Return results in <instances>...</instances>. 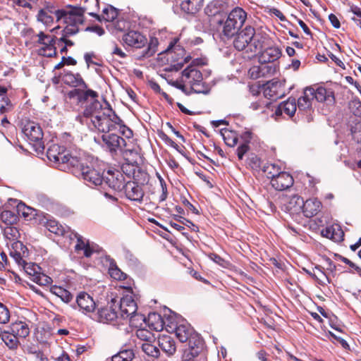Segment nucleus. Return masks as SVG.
<instances>
[{
	"label": "nucleus",
	"mask_w": 361,
	"mask_h": 361,
	"mask_svg": "<svg viewBox=\"0 0 361 361\" xmlns=\"http://www.w3.org/2000/svg\"><path fill=\"white\" fill-rule=\"evenodd\" d=\"M219 1H213L205 8L209 16H214L219 25L221 35L227 38L233 37L243 27L247 19V13L240 7H235L228 15H224L217 5Z\"/></svg>",
	"instance_id": "f257e3e1"
},
{
	"label": "nucleus",
	"mask_w": 361,
	"mask_h": 361,
	"mask_svg": "<svg viewBox=\"0 0 361 361\" xmlns=\"http://www.w3.org/2000/svg\"><path fill=\"white\" fill-rule=\"evenodd\" d=\"M122 39L127 46L133 49H144L142 51L140 58L151 57L157 51L158 39L151 37L148 41L146 36L139 31L129 30L123 34Z\"/></svg>",
	"instance_id": "f03ea898"
},
{
	"label": "nucleus",
	"mask_w": 361,
	"mask_h": 361,
	"mask_svg": "<svg viewBox=\"0 0 361 361\" xmlns=\"http://www.w3.org/2000/svg\"><path fill=\"white\" fill-rule=\"evenodd\" d=\"M233 44L238 51L245 50L253 56L262 47L261 37L255 35V30L251 25H246L235 33Z\"/></svg>",
	"instance_id": "7ed1b4c3"
},
{
	"label": "nucleus",
	"mask_w": 361,
	"mask_h": 361,
	"mask_svg": "<svg viewBox=\"0 0 361 361\" xmlns=\"http://www.w3.org/2000/svg\"><path fill=\"white\" fill-rule=\"evenodd\" d=\"M106 106L99 116L90 122H86L92 131H99L103 134L109 133L116 129V123L121 122V118L112 109L108 102H106Z\"/></svg>",
	"instance_id": "20e7f679"
},
{
	"label": "nucleus",
	"mask_w": 361,
	"mask_h": 361,
	"mask_svg": "<svg viewBox=\"0 0 361 361\" xmlns=\"http://www.w3.org/2000/svg\"><path fill=\"white\" fill-rule=\"evenodd\" d=\"M181 81L184 83L177 84L176 86L185 90L186 85H189L195 93L207 94L210 91L209 86L203 82V76L200 70L194 66H189L182 72Z\"/></svg>",
	"instance_id": "39448f33"
},
{
	"label": "nucleus",
	"mask_w": 361,
	"mask_h": 361,
	"mask_svg": "<svg viewBox=\"0 0 361 361\" xmlns=\"http://www.w3.org/2000/svg\"><path fill=\"white\" fill-rule=\"evenodd\" d=\"M71 171L74 176L81 178L89 187L104 188V173L95 169L92 164H85L78 159V164L73 166Z\"/></svg>",
	"instance_id": "423d86ee"
},
{
	"label": "nucleus",
	"mask_w": 361,
	"mask_h": 361,
	"mask_svg": "<svg viewBox=\"0 0 361 361\" xmlns=\"http://www.w3.org/2000/svg\"><path fill=\"white\" fill-rule=\"evenodd\" d=\"M47 158L58 164L60 170H71L78 164V157L71 156L64 147L51 145L47 152Z\"/></svg>",
	"instance_id": "0eeeda50"
},
{
	"label": "nucleus",
	"mask_w": 361,
	"mask_h": 361,
	"mask_svg": "<svg viewBox=\"0 0 361 361\" xmlns=\"http://www.w3.org/2000/svg\"><path fill=\"white\" fill-rule=\"evenodd\" d=\"M102 142H99L102 147L113 157L117 156L120 151L126 147L127 144L126 140L114 133H106L102 134Z\"/></svg>",
	"instance_id": "6e6552de"
},
{
	"label": "nucleus",
	"mask_w": 361,
	"mask_h": 361,
	"mask_svg": "<svg viewBox=\"0 0 361 361\" xmlns=\"http://www.w3.org/2000/svg\"><path fill=\"white\" fill-rule=\"evenodd\" d=\"M167 326L171 329L176 334L177 338L181 342H188V346L193 345L192 340L202 339L200 335L196 333L193 328L188 323L183 322L181 324L171 322L170 324H167Z\"/></svg>",
	"instance_id": "1a4fd4ad"
},
{
	"label": "nucleus",
	"mask_w": 361,
	"mask_h": 361,
	"mask_svg": "<svg viewBox=\"0 0 361 361\" xmlns=\"http://www.w3.org/2000/svg\"><path fill=\"white\" fill-rule=\"evenodd\" d=\"M85 12H89L87 7H75L69 11L58 10L57 20H63L66 25L78 26L84 22Z\"/></svg>",
	"instance_id": "9d476101"
},
{
	"label": "nucleus",
	"mask_w": 361,
	"mask_h": 361,
	"mask_svg": "<svg viewBox=\"0 0 361 361\" xmlns=\"http://www.w3.org/2000/svg\"><path fill=\"white\" fill-rule=\"evenodd\" d=\"M263 93L266 98L276 101L286 94L285 80H271L263 85Z\"/></svg>",
	"instance_id": "9b49d317"
},
{
	"label": "nucleus",
	"mask_w": 361,
	"mask_h": 361,
	"mask_svg": "<svg viewBox=\"0 0 361 361\" xmlns=\"http://www.w3.org/2000/svg\"><path fill=\"white\" fill-rule=\"evenodd\" d=\"M75 309H78L84 314L91 317L95 312L97 304L93 298L85 292H80L76 297V304L73 305Z\"/></svg>",
	"instance_id": "f8f14e48"
},
{
	"label": "nucleus",
	"mask_w": 361,
	"mask_h": 361,
	"mask_svg": "<svg viewBox=\"0 0 361 361\" xmlns=\"http://www.w3.org/2000/svg\"><path fill=\"white\" fill-rule=\"evenodd\" d=\"M98 93L96 91L88 88L86 83L85 87L80 85L78 88H74L67 93V97L70 99H75L77 104H81L90 102L95 98H98Z\"/></svg>",
	"instance_id": "ddd939ff"
},
{
	"label": "nucleus",
	"mask_w": 361,
	"mask_h": 361,
	"mask_svg": "<svg viewBox=\"0 0 361 361\" xmlns=\"http://www.w3.org/2000/svg\"><path fill=\"white\" fill-rule=\"evenodd\" d=\"M125 178L118 170H109L104 175V186L108 185L116 191H121L125 186Z\"/></svg>",
	"instance_id": "4468645a"
},
{
	"label": "nucleus",
	"mask_w": 361,
	"mask_h": 361,
	"mask_svg": "<svg viewBox=\"0 0 361 361\" xmlns=\"http://www.w3.org/2000/svg\"><path fill=\"white\" fill-rule=\"evenodd\" d=\"M23 132L30 142H36L39 147L42 146L43 132L39 124L29 121L24 125Z\"/></svg>",
	"instance_id": "2eb2a0df"
},
{
	"label": "nucleus",
	"mask_w": 361,
	"mask_h": 361,
	"mask_svg": "<svg viewBox=\"0 0 361 361\" xmlns=\"http://www.w3.org/2000/svg\"><path fill=\"white\" fill-rule=\"evenodd\" d=\"M39 224L44 225L51 233L58 235H65L71 231L69 227H64L57 221L49 219V215L47 214H44L42 219H40Z\"/></svg>",
	"instance_id": "dca6fc26"
},
{
	"label": "nucleus",
	"mask_w": 361,
	"mask_h": 361,
	"mask_svg": "<svg viewBox=\"0 0 361 361\" xmlns=\"http://www.w3.org/2000/svg\"><path fill=\"white\" fill-rule=\"evenodd\" d=\"M57 11L53 5L47 4L39 10L36 16L37 20L47 27L51 26L54 23V17L57 18Z\"/></svg>",
	"instance_id": "f3484780"
},
{
	"label": "nucleus",
	"mask_w": 361,
	"mask_h": 361,
	"mask_svg": "<svg viewBox=\"0 0 361 361\" xmlns=\"http://www.w3.org/2000/svg\"><path fill=\"white\" fill-rule=\"evenodd\" d=\"M10 255L17 264H25L29 257V250L23 243L16 241L12 244Z\"/></svg>",
	"instance_id": "a211bd4d"
},
{
	"label": "nucleus",
	"mask_w": 361,
	"mask_h": 361,
	"mask_svg": "<svg viewBox=\"0 0 361 361\" xmlns=\"http://www.w3.org/2000/svg\"><path fill=\"white\" fill-rule=\"evenodd\" d=\"M137 306L132 296L126 295L122 298L119 302V312L120 317L126 319L129 316L136 313Z\"/></svg>",
	"instance_id": "6ab92c4d"
},
{
	"label": "nucleus",
	"mask_w": 361,
	"mask_h": 361,
	"mask_svg": "<svg viewBox=\"0 0 361 361\" xmlns=\"http://www.w3.org/2000/svg\"><path fill=\"white\" fill-rule=\"evenodd\" d=\"M294 183L293 176L285 171H282L270 182L271 186L276 190L283 191L290 188Z\"/></svg>",
	"instance_id": "aec40b11"
},
{
	"label": "nucleus",
	"mask_w": 361,
	"mask_h": 361,
	"mask_svg": "<svg viewBox=\"0 0 361 361\" xmlns=\"http://www.w3.org/2000/svg\"><path fill=\"white\" fill-rule=\"evenodd\" d=\"M118 317V313L111 307H103L98 308L93 313L91 318L99 322L107 323L114 321Z\"/></svg>",
	"instance_id": "412c9836"
},
{
	"label": "nucleus",
	"mask_w": 361,
	"mask_h": 361,
	"mask_svg": "<svg viewBox=\"0 0 361 361\" xmlns=\"http://www.w3.org/2000/svg\"><path fill=\"white\" fill-rule=\"evenodd\" d=\"M126 196L132 201L142 202L144 197V191L142 186L134 181H128L123 188Z\"/></svg>",
	"instance_id": "4be33fe9"
},
{
	"label": "nucleus",
	"mask_w": 361,
	"mask_h": 361,
	"mask_svg": "<svg viewBox=\"0 0 361 361\" xmlns=\"http://www.w3.org/2000/svg\"><path fill=\"white\" fill-rule=\"evenodd\" d=\"M72 235H73L74 238L77 239V243L75 246V251L79 252L82 250L85 257H91L94 250L90 246L89 240L85 239L82 235L75 232L74 231H71L70 233L69 237L71 239H72Z\"/></svg>",
	"instance_id": "5701e85b"
},
{
	"label": "nucleus",
	"mask_w": 361,
	"mask_h": 361,
	"mask_svg": "<svg viewBox=\"0 0 361 361\" xmlns=\"http://www.w3.org/2000/svg\"><path fill=\"white\" fill-rule=\"evenodd\" d=\"M321 233L322 236L336 243H340L343 240L344 232L341 226L337 224L326 226L322 230Z\"/></svg>",
	"instance_id": "b1692460"
},
{
	"label": "nucleus",
	"mask_w": 361,
	"mask_h": 361,
	"mask_svg": "<svg viewBox=\"0 0 361 361\" xmlns=\"http://www.w3.org/2000/svg\"><path fill=\"white\" fill-rule=\"evenodd\" d=\"M104 107L99 102L97 98L90 101V104L87 105L83 111V117L87 119V122H90L95 118V116H99L103 111Z\"/></svg>",
	"instance_id": "393cba45"
},
{
	"label": "nucleus",
	"mask_w": 361,
	"mask_h": 361,
	"mask_svg": "<svg viewBox=\"0 0 361 361\" xmlns=\"http://www.w3.org/2000/svg\"><path fill=\"white\" fill-rule=\"evenodd\" d=\"M193 345H189L188 350H185L182 358V361H196L197 357L203 349V340L195 339Z\"/></svg>",
	"instance_id": "a878e982"
},
{
	"label": "nucleus",
	"mask_w": 361,
	"mask_h": 361,
	"mask_svg": "<svg viewBox=\"0 0 361 361\" xmlns=\"http://www.w3.org/2000/svg\"><path fill=\"white\" fill-rule=\"evenodd\" d=\"M147 321L149 327L157 331H160L164 329V325L167 326V324H170L171 318L166 317V314L162 317L159 314L152 313L149 314Z\"/></svg>",
	"instance_id": "bb28decb"
},
{
	"label": "nucleus",
	"mask_w": 361,
	"mask_h": 361,
	"mask_svg": "<svg viewBox=\"0 0 361 361\" xmlns=\"http://www.w3.org/2000/svg\"><path fill=\"white\" fill-rule=\"evenodd\" d=\"M87 14L95 18L99 22H112L117 18L118 11L114 6L106 5L103 8L102 15H98L95 11L87 12Z\"/></svg>",
	"instance_id": "cd10ccee"
},
{
	"label": "nucleus",
	"mask_w": 361,
	"mask_h": 361,
	"mask_svg": "<svg viewBox=\"0 0 361 361\" xmlns=\"http://www.w3.org/2000/svg\"><path fill=\"white\" fill-rule=\"evenodd\" d=\"M312 97L319 102H326L329 104H333L335 102L334 92L323 87H319L317 89L313 87Z\"/></svg>",
	"instance_id": "c85d7f7f"
},
{
	"label": "nucleus",
	"mask_w": 361,
	"mask_h": 361,
	"mask_svg": "<svg viewBox=\"0 0 361 361\" xmlns=\"http://www.w3.org/2000/svg\"><path fill=\"white\" fill-rule=\"evenodd\" d=\"M281 56V51L277 47H270L262 51L259 56V63H274Z\"/></svg>",
	"instance_id": "c756f323"
},
{
	"label": "nucleus",
	"mask_w": 361,
	"mask_h": 361,
	"mask_svg": "<svg viewBox=\"0 0 361 361\" xmlns=\"http://www.w3.org/2000/svg\"><path fill=\"white\" fill-rule=\"evenodd\" d=\"M59 77L61 78L62 81L75 88H78L79 86L82 85L85 87V82L82 79L80 73H73L71 71H63V74H61Z\"/></svg>",
	"instance_id": "7c9ffc66"
},
{
	"label": "nucleus",
	"mask_w": 361,
	"mask_h": 361,
	"mask_svg": "<svg viewBox=\"0 0 361 361\" xmlns=\"http://www.w3.org/2000/svg\"><path fill=\"white\" fill-rule=\"evenodd\" d=\"M159 347L169 356H173L176 352L175 340L168 335H163L159 338Z\"/></svg>",
	"instance_id": "2f4dec72"
},
{
	"label": "nucleus",
	"mask_w": 361,
	"mask_h": 361,
	"mask_svg": "<svg viewBox=\"0 0 361 361\" xmlns=\"http://www.w3.org/2000/svg\"><path fill=\"white\" fill-rule=\"evenodd\" d=\"M322 207V203L317 198H311L304 201V206L302 212L304 216L307 218H311L315 216L319 211Z\"/></svg>",
	"instance_id": "473e14b6"
},
{
	"label": "nucleus",
	"mask_w": 361,
	"mask_h": 361,
	"mask_svg": "<svg viewBox=\"0 0 361 361\" xmlns=\"http://www.w3.org/2000/svg\"><path fill=\"white\" fill-rule=\"evenodd\" d=\"M304 206L302 197L298 195L291 196L287 203L285 204L286 210L290 214H297L302 212Z\"/></svg>",
	"instance_id": "72a5a7b5"
},
{
	"label": "nucleus",
	"mask_w": 361,
	"mask_h": 361,
	"mask_svg": "<svg viewBox=\"0 0 361 361\" xmlns=\"http://www.w3.org/2000/svg\"><path fill=\"white\" fill-rule=\"evenodd\" d=\"M312 92L313 87H306L303 92V95L298 99L297 106L299 111H306L310 109L312 105Z\"/></svg>",
	"instance_id": "f704fd0d"
},
{
	"label": "nucleus",
	"mask_w": 361,
	"mask_h": 361,
	"mask_svg": "<svg viewBox=\"0 0 361 361\" xmlns=\"http://www.w3.org/2000/svg\"><path fill=\"white\" fill-rule=\"evenodd\" d=\"M9 331L21 338H25L30 334L27 323L21 320L12 322L9 326Z\"/></svg>",
	"instance_id": "c9c22d12"
},
{
	"label": "nucleus",
	"mask_w": 361,
	"mask_h": 361,
	"mask_svg": "<svg viewBox=\"0 0 361 361\" xmlns=\"http://www.w3.org/2000/svg\"><path fill=\"white\" fill-rule=\"evenodd\" d=\"M18 209L21 211L22 215L27 219V220H35V222L39 223L40 219H42L44 214L43 212H41L39 210L35 209L34 208H32L30 207L25 206V204H23L21 206H18Z\"/></svg>",
	"instance_id": "e433bc0d"
},
{
	"label": "nucleus",
	"mask_w": 361,
	"mask_h": 361,
	"mask_svg": "<svg viewBox=\"0 0 361 361\" xmlns=\"http://www.w3.org/2000/svg\"><path fill=\"white\" fill-rule=\"evenodd\" d=\"M297 109V104L295 99L289 98L286 102L281 103L276 110V115H281L283 113L289 116H293Z\"/></svg>",
	"instance_id": "4c0bfd02"
},
{
	"label": "nucleus",
	"mask_w": 361,
	"mask_h": 361,
	"mask_svg": "<svg viewBox=\"0 0 361 361\" xmlns=\"http://www.w3.org/2000/svg\"><path fill=\"white\" fill-rule=\"evenodd\" d=\"M204 0H183L180 4V8L188 14H195L198 12L203 6Z\"/></svg>",
	"instance_id": "58836bf2"
},
{
	"label": "nucleus",
	"mask_w": 361,
	"mask_h": 361,
	"mask_svg": "<svg viewBox=\"0 0 361 361\" xmlns=\"http://www.w3.org/2000/svg\"><path fill=\"white\" fill-rule=\"evenodd\" d=\"M0 337L2 341H4L6 345L11 350L17 349L20 345V342L18 341L19 337L11 332L9 330L3 331Z\"/></svg>",
	"instance_id": "ea45409f"
},
{
	"label": "nucleus",
	"mask_w": 361,
	"mask_h": 361,
	"mask_svg": "<svg viewBox=\"0 0 361 361\" xmlns=\"http://www.w3.org/2000/svg\"><path fill=\"white\" fill-rule=\"evenodd\" d=\"M51 294L60 298L63 302L68 303L71 302L73 296L70 291L68 290L57 286H53L50 288Z\"/></svg>",
	"instance_id": "a19ab883"
},
{
	"label": "nucleus",
	"mask_w": 361,
	"mask_h": 361,
	"mask_svg": "<svg viewBox=\"0 0 361 361\" xmlns=\"http://www.w3.org/2000/svg\"><path fill=\"white\" fill-rule=\"evenodd\" d=\"M134 357L135 353L132 348H121L111 357V361H132Z\"/></svg>",
	"instance_id": "79ce46f5"
},
{
	"label": "nucleus",
	"mask_w": 361,
	"mask_h": 361,
	"mask_svg": "<svg viewBox=\"0 0 361 361\" xmlns=\"http://www.w3.org/2000/svg\"><path fill=\"white\" fill-rule=\"evenodd\" d=\"M262 170L266 176L271 179V180L282 172L281 169L279 165L271 163H266L262 167Z\"/></svg>",
	"instance_id": "37998d69"
},
{
	"label": "nucleus",
	"mask_w": 361,
	"mask_h": 361,
	"mask_svg": "<svg viewBox=\"0 0 361 361\" xmlns=\"http://www.w3.org/2000/svg\"><path fill=\"white\" fill-rule=\"evenodd\" d=\"M312 278L321 285H324L330 282L328 276L324 271V267L319 265L313 269Z\"/></svg>",
	"instance_id": "c03bdc74"
},
{
	"label": "nucleus",
	"mask_w": 361,
	"mask_h": 361,
	"mask_svg": "<svg viewBox=\"0 0 361 361\" xmlns=\"http://www.w3.org/2000/svg\"><path fill=\"white\" fill-rule=\"evenodd\" d=\"M221 133L227 146L234 147L237 145L238 138L235 132L227 129H222Z\"/></svg>",
	"instance_id": "a18cd8bd"
},
{
	"label": "nucleus",
	"mask_w": 361,
	"mask_h": 361,
	"mask_svg": "<svg viewBox=\"0 0 361 361\" xmlns=\"http://www.w3.org/2000/svg\"><path fill=\"white\" fill-rule=\"evenodd\" d=\"M126 160V163L128 165H134V164L137 163V159L138 157L137 152L134 149H126V147L123 148V150L120 151V152Z\"/></svg>",
	"instance_id": "49530a36"
},
{
	"label": "nucleus",
	"mask_w": 361,
	"mask_h": 361,
	"mask_svg": "<svg viewBox=\"0 0 361 361\" xmlns=\"http://www.w3.org/2000/svg\"><path fill=\"white\" fill-rule=\"evenodd\" d=\"M56 45H57L56 40L54 42L51 40L47 42V44H46V46L42 47L39 49V54L47 57L56 56L57 52Z\"/></svg>",
	"instance_id": "de8ad7c7"
},
{
	"label": "nucleus",
	"mask_w": 361,
	"mask_h": 361,
	"mask_svg": "<svg viewBox=\"0 0 361 361\" xmlns=\"http://www.w3.org/2000/svg\"><path fill=\"white\" fill-rule=\"evenodd\" d=\"M126 319L129 320V324L131 326L139 329L142 328L143 324L147 322L145 316L137 313V312L129 316Z\"/></svg>",
	"instance_id": "09e8293b"
},
{
	"label": "nucleus",
	"mask_w": 361,
	"mask_h": 361,
	"mask_svg": "<svg viewBox=\"0 0 361 361\" xmlns=\"http://www.w3.org/2000/svg\"><path fill=\"white\" fill-rule=\"evenodd\" d=\"M137 337L144 343L155 342L154 334L145 328H140L136 331Z\"/></svg>",
	"instance_id": "8fccbe9b"
},
{
	"label": "nucleus",
	"mask_w": 361,
	"mask_h": 361,
	"mask_svg": "<svg viewBox=\"0 0 361 361\" xmlns=\"http://www.w3.org/2000/svg\"><path fill=\"white\" fill-rule=\"evenodd\" d=\"M260 68L262 70L261 75L263 77H269L273 75L277 70L276 63H259Z\"/></svg>",
	"instance_id": "3c124183"
},
{
	"label": "nucleus",
	"mask_w": 361,
	"mask_h": 361,
	"mask_svg": "<svg viewBox=\"0 0 361 361\" xmlns=\"http://www.w3.org/2000/svg\"><path fill=\"white\" fill-rule=\"evenodd\" d=\"M109 273L113 279L116 280H125L126 279V274H124L118 268L116 263L112 262L110 264V267L109 269Z\"/></svg>",
	"instance_id": "603ef678"
},
{
	"label": "nucleus",
	"mask_w": 361,
	"mask_h": 361,
	"mask_svg": "<svg viewBox=\"0 0 361 361\" xmlns=\"http://www.w3.org/2000/svg\"><path fill=\"white\" fill-rule=\"evenodd\" d=\"M0 219L7 225H12L16 222L17 216L14 212L4 210L0 214Z\"/></svg>",
	"instance_id": "864d4df0"
},
{
	"label": "nucleus",
	"mask_w": 361,
	"mask_h": 361,
	"mask_svg": "<svg viewBox=\"0 0 361 361\" xmlns=\"http://www.w3.org/2000/svg\"><path fill=\"white\" fill-rule=\"evenodd\" d=\"M32 281L40 286H47L52 283V279L43 273L34 274Z\"/></svg>",
	"instance_id": "5fc2aeb1"
},
{
	"label": "nucleus",
	"mask_w": 361,
	"mask_h": 361,
	"mask_svg": "<svg viewBox=\"0 0 361 361\" xmlns=\"http://www.w3.org/2000/svg\"><path fill=\"white\" fill-rule=\"evenodd\" d=\"M157 176L159 179L160 188H161V193L159 197V202H161L166 200L167 196H168V190H167L166 183L165 180H164V178L158 173H157Z\"/></svg>",
	"instance_id": "6e6d98bb"
},
{
	"label": "nucleus",
	"mask_w": 361,
	"mask_h": 361,
	"mask_svg": "<svg viewBox=\"0 0 361 361\" xmlns=\"http://www.w3.org/2000/svg\"><path fill=\"white\" fill-rule=\"evenodd\" d=\"M10 311L3 303L0 302V324H7L10 320Z\"/></svg>",
	"instance_id": "4d7b16f0"
},
{
	"label": "nucleus",
	"mask_w": 361,
	"mask_h": 361,
	"mask_svg": "<svg viewBox=\"0 0 361 361\" xmlns=\"http://www.w3.org/2000/svg\"><path fill=\"white\" fill-rule=\"evenodd\" d=\"M11 109L12 104L7 95L2 96V94H0V113L4 114L11 111Z\"/></svg>",
	"instance_id": "13d9d810"
},
{
	"label": "nucleus",
	"mask_w": 361,
	"mask_h": 361,
	"mask_svg": "<svg viewBox=\"0 0 361 361\" xmlns=\"http://www.w3.org/2000/svg\"><path fill=\"white\" fill-rule=\"evenodd\" d=\"M118 127L120 133L125 136L126 138H130L133 133L130 128L126 126L124 121L121 119L120 123H116V128Z\"/></svg>",
	"instance_id": "bf43d9fd"
},
{
	"label": "nucleus",
	"mask_w": 361,
	"mask_h": 361,
	"mask_svg": "<svg viewBox=\"0 0 361 361\" xmlns=\"http://www.w3.org/2000/svg\"><path fill=\"white\" fill-rule=\"evenodd\" d=\"M19 267H22L25 272L29 274L32 275L34 278V274H37L39 272H37V269H38L39 267L37 266L35 264L28 263L27 260H25V264H18Z\"/></svg>",
	"instance_id": "052dcab7"
},
{
	"label": "nucleus",
	"mask_w": 361,
	"mask_h": 361,
	"mask_svg": "<svg viewBox=\"0 0 361 361\" xmlns=\"http://www.w3.org/2000/svg\"><path fill=\"white\" fill-rule=\"evenodd\" d=\"M350 111L357 117H361V102L353 100L349 103Z\"/></svg>",
	"instance_id": "680f3d73"
},
{
	"label": "nucleus",
	"mask_w": 361,
	"mask_h": 361,
	"mask_svg": "<svg viewBox=\"0 0 361 361\" xmlns=\"http://www.w3.org/2000/svg\"><path fill=\"white\" fill-rule=\"evenodd\" d=\"M37 37H38L37 43L39 44H42L43 47L46 46V44H47V42L51 41V40L52 42H54L57 39L56 37L46 35L43 32H40L37 35Z\"/></svg>",
	"instance_id": "e2e57ef3"
},
{
	"label": "nucleus",
	"mask_w": 361,
	"mask_h": 361,
	"mask_svg": "<svg viewBox=\"0 0 361 361\" xmlns=\"http://www.w3.org/2000/svg\"><path fill=\"white\" fill-rule=\"evenodd\" d=\"M261 72L262 70L259 66H254L249 69L248 75L250 78L256 80L263 77L262 75H261Z\"/></svg>",
	"instance_id": "0e129e2a"
},
{
	"label": "nucleus",
	"mask_w": 361,
	"mask_h": 361,
	"mask_svg": "<svg viewBox=\"0 0 361 361\" xmlns=\"http://www.w3.org/2000/svg\"><path fill=\"white\" fill-rule=\"evenodd\" d=\"M79 32L78 26L66 25V27L63 30L62 36L69 37L71 35H75Z\"/></svg>",
	"instance_id": "69168bd1"
},
{
	"label": "nucleus",
	"mask_w": 361,
	"mask_h": 361,
	"mask_svg": "<svg viewBox=\"0 0 361 361\" xmlns=\"http://www.w3.org/2000/svg\"><path fill=\"white\" fill-rule=\"evenodd\" d=\"M250 146L247 143H241L236 149L238 157L242 160L243 156L249 151Z\"/></svg>",
	"instance_id": "338daca9"
},
{
	"label": "nucleus",
	"mask_w": 361,
	"mask_h": 361,
	"mask_svg": "<svg viewBox=\"0 0 361 361\" xmlns=\"http://www.w3.org/2000/svg\"><path fill=\"white\" fill-rule=\"evenodd\" d=\"M269 105V103L265 101H257L255 102H252L250 104V108L255 111L262 110Z\"/></svg>",
	"instance_id": "774afa93"
}]
</instances>
